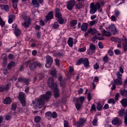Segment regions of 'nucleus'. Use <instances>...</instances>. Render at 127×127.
I'll use <instances>...</instances> for the list:
<instances>
[{
	"instance_id": "nucleus-1",
	"label": "nucleus",
	"mask_w": 127,
	"mask_h": 127,
	"mask_svg": "<svg viewBox=\"0 0 127 127\" xmlns=\"http://www.w3.org/2000/svg\"><path fill=\"white\" fill-rule=\"evenodd\" d=\"M51 96H52V92L48 91L46 94L42 95L39 98H36L32 102L34 109H41L45 105V102L49 101Z\"/></svg>"
},
{
	"instance_id": "nucleus-2",
	"label": "nucleus",
	"mask_w": 127,
	"mask_h": 127,
	"mask_svg": "<svg viewBox=\"0 0 127 127\" xmlns=\"http://www.w3.org/2000/svg\"><path fill=\"white\" fill-rule=\"evenodd\" d=\"M97 35H95L94 37L92 38V41L95 42L96 39H99V40H104V37L103 36H107V37H110L111 36V33L110 32H104L102 34L100 33H97Z\"/></svg>"
},
{
	"instance_id": "nucleus-3",
	"label": "nucleus",
	"mask_w": 127,
	"mask_h": 127,
	"mask_svg": "<svg viewBox=\"0 0 127 127\" xmlns=\"http://www.w3.org/2000/svg\"><path fill=\"white\" fill-rule=\"evenodd\" d=\"M111 40L112 41H114L115 42H118L121 43L122 41L123 42V48L124 49V51H126L127 49V39L126 38V37H123V38L122 40L120 39H119L118 38H111Z\"/></svg>"
},
{
	"instance_id": "nucleus-4",
	"label": "nucleus",
	"mask_w": 127,
	"mask_h": 127,
	"mask_svg": "<svg viewBox=\"0 0 127 127\" xmlns=\"http://www.w3.org/2000/svg\"><path fill=\"white\" fill-rule=\"evenodd\" d=\"M82 63H83L85 67H88V66H89V60H88V58H85L84 59L81 58L76 62V65H81V64Z\"/></svg>"
},
{
	"instance_id": "nucleus-5",
	"label": "nucleus",
	"mask_w": 127,
	"mask_h": 127,
	"mask_svg": "<svg viewBox=\"0 0 127 127\" xmlns=\"http://www.w3.org/2000/svg\"><path fill=\"white\" fill-rule=\"evenodd\" d=\"M41 66L42 64H40V63H38L37 62H34L31 64H30L29 65L30 69L32 71H34L35 69H36V67H39V68H41Z\"/></svg>"
},
{
	"instance_id": "nucleus-6",
	"label": "nucleus",
	"mask_w": 127,
	"mask_h": 127,
	"mask_svg": "<svg viewBox=\"0 0 127 127\" xmlns=\"http://www.w3.org/2000/svg\"><path fill=\"white\" fill-rule=\"evenodd\" d=\"M19 99L20 100L21 103L22 104V106L24 107L25 106V94L23 92H20L18 96Z\"/></svg>"
},
{
	"instance_id": "nucleus-7",
	"label": "nucleus",
	"mask_w": 127,
	"mask_h": 127,
	"mask_svg": "<svg viewBox=\"0 0 127 127\" xmlns=\"http://www.w3.org/2000/svg\"><path fill=\"white\" fill-rule=\"evenodd\" d=\"M75 3H76L75 0H70L68 1L66 4L67 9H68V10H72L73 9V7L75 6Z\"/></svg>"
},
{
	"instance_id": "nucleus-8",
	"label": "nucleus",
	"mask_w": 127,
	"mask_h": 127,
	"mask_svg": "<svg viewBox=\"0 0 127 127\" xmlns=\"http://www.w3.org/2000/svg\"><path fill=\"white\" fill-rule=\"evenodd\" d=\"M55 85H57L56 83H54V79L53 77H50L48 79V86L51 88V89H53L55 88Z\"/></svg>"
},
{
	"instance_id": "nucleus-9",
	"label": "nucleus",
	"mask_w": 127,
	"mask_h": 127,
	"mask_svg": "<svg viewBox=\"0 0 127 127\" xmlns=\"http://www.w3.org/2000/svg\"><path fill=\"white\" fill-rule=\"evenodd\" d=\"M46 59V67L47 68H49V67H51V65H52V64L53 63V59H52L51 57L47 56Z\"/></svg>"
},
{
	"instance_id": "nucleus-10",
	"label": "nucleus",
	"mask_w": 127,
	"mask_h": 127,
	"mask_svg": "<svg viewBox=\"0 0 127 127\" xmlns=\"http://www.w3.org/2000/svg\"><path fill=\"white\" fill-rule=\"evenodd\" d=\"M90 13L91 14H95L96 12H97V7L95 6V3L92 2L90 3Z\"/></svg>"
},
{
	"instance_id": "nucleus-11",
	"label": "nucleus",
	"mask_w": 127,
	"mask_h": 127,
	"mask_svg": "<svg viewBox=\"0 0 127 127\" xmlns=\"http://www.w3.org/2000/svg\"><path fill=\"white\" fill-rule=\"evenodd\" d=\"M57 85H55V87L52 88L54 90V96L55 98H59V96H60V93H59V89Z\"/></svg>"
},
{
	"instance_id": "nucleus-12",
	"label": "nucleus",
	"mask_w": 127,
	"mask_h": 127,
	"mask_svg": "<svg viewBox=\"0 0 127 127\" xmlns=\"http://www.w3.org/2000/svg\"><path fill=\"white\" fill-rule=\"evenodd\" d=\"M112 124L114 126L116 125H118V126H120L122 124V121L119 119L118 117H116L112 120Z\"/></svg>"
},
{
	"instance_id": "nucleus-13",
	"label": "nucleus",
	"mask_w": 127,
	"mask_h": 127,
	"mask_svg": "<svg viewBox=\"0 0 127 127\" xmlns=\"http://www.w3.org/2000/svg\"><path fill=\"white\" fill-rule=\"evenodd\" d=\"M85 119H81L79 122H77L75 124V126L77 127H83L84 124H85Z\"/></svg>"
},
{
	"instance_id": "nucleus-14",
	"label": "nucleus",
	"mask_w": 127,
	"mask_h": 127,
	"mask_svg": "<svg viewBox=\"0 0 127 127\" xmlns=\"http://www.w3.org/2000/svg\"><path fill=\"white\" fill-rule=\"evenodd\" d=\"M88 26H89V24L87 23H83L81 27L82 31H83V32L87 31V29H88Z\"/></svg>"
},
{
	"instance_id": "nucleus-15",
	"label": "nucleus",
	"mask_w": 127,
	"mask_h": 127,
	"mask_svg": "<svg viewBox=\"0 0 127 127\" xmlns=\"http://www.w3.org/2000/svg\"><path fill=\"white\" fill-rule=\"evenodd\" d=\"M9 83H8L5 86L4 85H2L0 87V92H4L6 90H8L9 88Z\"/></svg>"
},
{
	"instance_id": "nucleus-16",
	"label": "nucleus",
	"mask_w": 127,
	"mask_h": 127,
	"mask_svg": "<svg viewBox=\"0 0 127 127\" xmlns=\"http://www.w3.org/2000/svg\"><path fill=\"white\" fill-rule=\"evenodd\" d=\"M18 82H20V83H25V84H28V83L29 82V80L27 79H24L22 77H19L18 78Z\"/></svg>"
},
{
	"instance_id": "nucleus-17",
	"label": "nucleus",
	"mask_w": 127,
	"mask_h": 127,
	"mask_svg": "<svg viewBox=\"0 0 127 127\" xmlns=\"http://www.w3.org/2000/svg\"><path fill=\"white\" fill-rule=\"evenodd\" d=\"M46 18L47 21H49L50 19H52V18H53V12L50 11L48 13V15L46 16Z\"/></svg>"
},
{
	"instance_id": "nucleus-18",
	"label": "nucleus",
	"mask_w": 127,
	"mask_h": 127,
	"mask_svg": "<svg viewBox=\"0 0 127 127\" xmlns=\"http://www.w3.org/2000/svg\"><path fill=\"white\" fill-rule=\"evenodd\" d=\"M55 16L57 18H60L62 17V15H61V13H60V9L57 8L56 9Z\"/></svg>"
},
{
	"instance_id": "nucleus-19",
	"label": "nucleus",
	"mask_w": 127,
	"mask_h": 127,
	"mask_svg": "<svg viewBox=\"0 0 127 127\" xmlns=\"http://www.w3.org/2000/svg\"><path fill=\"white\" fill-rule=\"evenodd\" d=\"M0 7L2 10H5V11H8L9 10V6L8 5H0Z\"/></svg>"
},
{
	"instance_id": "nucleus-20",
	"label": "nucleus",
	"mask_w": 127,
	"mask_h": 127,
	"mask_svg": "<svg viewBox=\"0 0 127 127\" xmlns=\"http://www.w3.org/2000/svg\"><path fill=\"white\" fill-rule=\"evenodd\" d=\"M109 29L112 32H118V30L117 28H116V26L115 25H110L109 26Z\"/></svg>"
},
{
	"instance_id": "nucleus-21",
	"label": "nucleus",
	"mask_w": 127,
	"mask_h": 127,
	"mask_svg": "<svg viewBox=\"0 0 127 127\" xmlns=\"http://www.w3.org/2000/svg\"><path fill=\"white\" fill-rule=\"evenodd\" d=\"M32 4H33L35 7H39L40 4L39 2L37 0H32Z\"/></svg>"
},
{
	"instance_id": "nucleus-22",
	"label": "nucleus",
	"mask_w": 127,
	"mask_h": 127,
	"mask_svg": "<svg viewBox=\"0 0 127 127\" xmlns=\"http://www.w3.org/2000/svg\"><path fill=\"white\" fill-rule=\"evenodd\" d=\"M29 24H30V19L28 18L25 20V22L23 25L24 27H28L29 26Z\"/></svg>"
},
{
	"instance_id": "nucleus-23",
	"label": "nucleus",
	"mask_w": 127,
	"mask_h": 127,
	"mask_svg": "<svg viewBox=\"0 0 127 127\" xmlns=\"http://www.w3.org/2000/svg\"><path fill=\"white\" fill-rule=\"evenodd\" d=\"M77 23V20H73L71 21L69 23V25L70 27H73V28H75V26H76V25Z\"/></svg>"
},
{
	"instance_id": "nucleus-24",
	"label": "nucleus",
	"mask_w": 127,
	"mask_h": 127,
	"mask_svg": "<svg viewBox=\"0 0 127 127\" xmlns=\"http://www.w3.org/2000/svg\"><path fill=\"white\" fill-rule=\"evenodd\" d=\"M4 104L5 105H9L11 103V98L9 97H7L3 101Z\"/></svg>"
},
{
	"instance_id": "nucleus-25",
	"label": "nucleus",
	"mask_w": 127,
	"mask_h": 127,
	"mask_svg": "<svg viewBox=\"0 0 127 127\" xmlns=\"http://www.w3.org/2000/svg\"><path fill=\"white\" fill-rule=\"evenodd\" d=\"M12 28L13 29L14 31L15 32H20V30L19 29L17 28V25L16 24H13L12 26Z\"/></svg>"
},
{
	"instance_id": "nucleus-26",
	"label": "nucleus",
	"mask_w": 127,
	"mask_h": 127,
	"mask_svg": "<svg viewBox=\"0 0 127 127\" xmlns=\"http://www.w3.org/2000/svg\"><path fill=\"white\" fill-rule=\"evenodd\" d=\"M14 66H15V63L13 62H11L7 65V68L9 69V70H10V69H11V67H14Z\"/></svg>"
},
{
	"instance_id": "nucleus-27",
	"label": "nucleus",
	"mask_w": 127,
	"mask_h": 127,
	"mask_svg": "<svg viewBox=\"0 0 127 127\" xmlns=\"http://www.w3.org/2000/svg\"><path fill=\"white\" fill-rule=\"evenodd\" d=\"M67 44H68L70 47H72V46H73V38H69L67 40Z\"/></svg>"
},
{
	"instance_id": "nucleus-28",
	"label": "nucleus",
	"mask_w": 127,
	"mask_h": 127,
	"mask_svg": "<svg viewBox=\"0 0 127 127\" xmlns=\"http://www.w3.org/2000/svg\"><path fill=\"white\" fill-rule=\"evenodd\" d=\"M121 104L123 107H126V106H127V99L126 98H123L121 100Z\"/></svg>"
},
{
	"instance_id": "nucleus-29",
	"label": "nucleus",
	"mask_w": 127,
	"mask_h": 127,
	"mask_svg": "<svg viewBox=\"0 0 127 127\" xmlns=\"http://www.w3.org/2000/svg\"><path fill=\"white\" fill-rule=\"evenodd\" d=\"M121 95L122 96H123V97H127V90H126L125 89L122 90L120 91Z\"/></svg>"
},
{
	"instance_id": "nucleus-30",
	"label": "nucleus",
	"mask_w": 127,
	"mask_h": 127,
	"mask_svg": "<svg viewBox=\"0 0 127 127\" xmlns=\"http://www.w3.org/2000/svg\"><path fill=\"white\" fill-rule=\"evenodd\" d=\"M126 115V112H125V110L124 109H121L119 112V117H124V116Z\"/></svg>"
},
{
	"instance_id": "nucleus-31",
	"label": "nucleus",
	"mask_w": 127,
	"mask_h": 127,
	"mask_svg": "<svg viewBox=\"0 0 127 127\" xmlns=\"http://www.w3.org/2000/svg\"><path fill=\"white\" fill-rule=\"evenodd\" d=\"M46 118L48 119H51L52 117V113L51 112H48L45 114Z\"/></svg>"
},
{
	"instance_id": "nucleus-32",
	"label": "nucleus",
	"mask_w": 127,
	"mask_h": 127,
	"mask_svg": "<svg viewBox=\"0 0 127 127\" xmlns=\"http://www.w3.org/2000/svg\"><path fill=\"white\" fill-rule=\"evenodd\" d=\"M83 7V4L81 2L78 3L77 5H75V8L76 9H80Z\"/></svg>"
},
{
	"instance_id": "nucleus-33",
	"label": "nucleus",
	"mask_w": 127,
	"mask_h": 127,
	"mask_svg": "<svg viewBox=\"0 0 127 127\" xmlns=\"http://www.w3.org/2000/svg\"><path fill=\"white\" fill-rule=\"evenodd\" d=\"M97 19L93 20V21L90 22L89 25H90L91 26H93V25H95V24L97 23Z\"/></svg>"
},
{
	"instance_id": "nucleus-34",
	"label": "nucleus",
	"mask_w": 127,
	"mask_h": 127,
	"mask_svg": "<svg viewBox=\"0 0 127 127\" xmlns=\"http://www.w3.org/2000/svg\"><path fill=\"white\" fill-rule=\"evenodd\" d=\"M75 107L77 109V110H80V108H81V104L79 103V100H77V102L75 104Z\"/></svg>"
},
{
	"instance_id": "nucleus-35",
	"label": "nucleus",
	"mask_w": 127,
	"mask_h": 127,
	"mask_svg": "<svg viewBox=\"0 0 127 127\" xmlns=\"http://www.w3.org/2000/svg\"><path fill=\"white\" fill-rule=\"evenodd\" d=\"M89 49H90L92 51H94V50L96 49V46L93 44H90Z\"/></svg>"
},
{
	"instance_id": "nucleus-36",
	"label": "nucleus",
	"mask_w": 127,
	"mask_h": 127,
	"mask_svg": "<svg viewBox=\"0 0 127 127\" xmlns=\"http://www.w3.org/2000/svg\"><path fill=\"white\" fill-rule=\"evenodd\" d=\"M97 29L90 28L88 30L87 32H97Z\"/></svg>"
},
{
	"instance_id": "nucleus-37",
	"label": "nucleus",
	"mask_w": 127,
	"mask_h": 127,
	"mask_svg": "<svg viewBox=\"0 0 127 127\" xmlns=\"http://www.w3.org/2000/svg\"><path fill=\"white\" fill-rule=\"evenodd\" d=\"M115 84H116V85H122V81L121 79H116L115 80Z\"/></svg>"
},
{
	"instance_id": "nucleus-38",
	"label": "nucleus",
	"mask_w": 127,
	"mask_h": 127,
	"mask_svg": "<svg viewBox=\"0 0 127 127\" xmlns=\"http://www.w3.org/2000/svg\"><path fill=\"white\" fill-rule=\"evenodd\" d=\"M41 120V118L39 116H37L35 118L34 121L35 123H39Z\"/></svg>"
},
{
	"instance_id": "nucleus-39",
	"label": "nucleus",
	"mask_w": 127,
	"mask_h": 127,
	"mask_svg": "<svg viewBox=\"0 0 127 127\" xmlns=\"http://www.w3.org/2000/svg\"><path fill=\"white\" fill-rule=\"evenodd\" d=\"M108 104H115L116 103V102L115 101V99H109L108 101Z\"/></svg>"
},
{
	"instance_id": "nucleus-40",
	"label": "nucleus",
	"mask_w": 127,
	"mask_h": 127,
	"mask_svg": "<svg viewBox=\"0 0 127 127\" xmlns=\"http://www.w3.org/2000/svg\"><path fill=\"white\" fill-rule=\"evenodd\" d=\"M58 22H59V23H60V24H63V23H64V19L61 17L59 18Z\"/></svg>"
},
{
	"instance_id": "nucleus-41",
	"label": "nucleus",
	"mask_w": 127,
	"mask_h": 127,
	"mask_svg": "<svg viewBox=\"0 0 127 127\" xmlns=\"http://www.w3.org/2000/svg\"><path fill=\"white\" fill-rule=\"evenodd\" d=\"M120 14H121V12L119 10H115V15L116 17H119L120 16Z\"/></svg>"
},
{
	"instance_id": "nucleus-42",
	"label": "nucleus",
	"mask_w": 127,
	"mask_h": 127,
	"mask_svg": "<svg viewBox=\"0 0 127 127\" xmlns=\"http://www.w3.org/2000/svg\"><path fill=\"white\" fill-rule=\"evenodd\" d=\"M3 66H6V62L7 61V57H4L3 59Z\"/></svg>"
},
{
	"instance_id": "nucleus-43",
	"label": "nucleus",
	"mask_w": 127,
	"mask_h": 127,
	"mask_svg": "<svg viewBox=\"0 0 127 127\" xmlns=\"http://www.w3.org/2000/svg\"><path fill=\"white\" fill-rule=\"evenodd\" d=\"M79 100L80 103H81V104H83V102H84V101H85V97L83 96H81L79 98Z\"/></svg>"
},
{
	"instance_id": "nucleus-44",
	"label": "nucleus",
	"mask_w": 127,
	"mask_h": 127,
	"mask_svg": "<svg viewBox=\"0 0 127 127\" xmlns=\"http://www.w3.org/2000/svg\"><path fill=\"white\" fill-rule=\"evenodd\" d=\"M5 24V22H3L0 16V25L1 26V27L4 26V25Z\"/></svg>"
},
{
	"instance_id": "nucleus-45",
	"label": "nucleus",
	"mask_w": 127,
	"mask_h": 127,
	"mask_svg": "<svg viewBox=\"0 0 127 127\" xmlns=\"http://www.w3.org/2000/svg\"><path fill=\"white\" fill-rule=\"evenodd\" d=\"M114 52L116 55H120L121 54V51L119 49L115 50Z\"/></svg>"
},
{
	"instance_id": "nucleus-46",
	"label": "nucleus",
	"mask_w": 127,
	"mask_h": 127,
	"mask_svg": "<svg viewBox=\"0 0 127 127\" xmlns=\"http://www.w3.org/2000/svg\"><path fill=\"white\" fill-rule=\"evenodd\" d=\"M51 75H52V76H55L56 75V70L54 69V70H51Z\"/></svg>"
},
{
	"instance_id": "nucleus-47",
	"label": "nucleus",
	"mask_w": 127,
	"mask_h": 127,
	"mask_svg": "<svg viewBox=\"0 0 127 127\" xmlns=\"http://www.w3.org/2000/svg\"><path fill=\"white\" fill-rule=\"evenodd\" d=\"M66 85V83H65V81H62L60 82V85L61 86V87H63V88H64V87H65Z\"/></svg>"
},
{
	"instance_id": "nucleus-48",
	"label": "nucleus",
	"mask_w": 127,
	"mask_h": 127,
	"mask_svg": "<svg viewBox=\"0 0 127 127\" xmlns=\"http://www.w3.org/2000/svg\"><path fill=\"white\" fill-rule=\"evenodd\" d=\"M95 6L96 7L97 9H100V8H101V4H100V3L99 2H97L95 5Z\"/></svg>"
},
{
	"instance_id": "nucleus-49",
	"label": "nucleus",
	"mask_w": 127,
	"mask_h": 127,
	"mask_svg": "<svg viewBox=\"0 0 127 127\" xmlns=\"http://www.w3.org/2000/svg\"><path fill=\"white\" fill-rule=\"evenodd\" d=\"M102 107L103 106H102V105L98 104H97V109L98 111H101V110H102Z\"/></svg>"
},
{
	"instance_id": "nucleus-50",
	"label": "nucleus",
	"mask_w": 127,
	"mask_h": 127,
	"mask_svg": "<svg viewBox=\"0 0 127 127\" xmlns=\"http://www.w3.org/2000/svg\"><path fill=\"white\" fill-rule=\"evenodd\" d=\"M16 109V104H12L11 110H12V111H15Z\"/></svg>"
},
{
	"instance_id": "nucleus-51",
	"label": "nucleus",
	"mask_w": 127,
	"mask_h": 127,
	"mask_svg": "<svg viewBox=\"0 0 127 127\" xmlns=\"http://www.w3.org/2000/svg\"><path fill=\"white\" fill-rule=\"evenodd\" d=\"M53 26L54 28H58L59 27V24H58V23L55 22L53 24Z\"/></svg>"
},
{
	"instance_id": "nucleus-52",
	"label": "nucleus",
	"mask_w": 127,
	"mask_h": 127,
	"mask_svg": "<svg viewBox=\"0 0 127 127\" xmlns=\"http://www.w3.org/2000/svg\"><path fill=\"white\" fill-rule=\"evenodd\" d=\"M78 51L79 52H84V51H86V48H82L78 49Z\"/></svg>"
},
{
	"instance_id": "nucleus-53",
	"label": "nucleus",
	"mask_w": 127,
	"mask_h": 127,
	"mask_svg": "<svg viewBox=\"0 0 127 127\" xmlns=\"http://www.w3.org/2000/svg\"><path fill=\"white\" fill-rule=\"evenodd\" d=\"M97 122H98V120H97V118L94 119L92 123L93 126H97Z\"/></svg>"
},
{
	"instance_id": "nucleus-54",
	"label": "nucleus",
	"mask_w": 127,
	"mask_h": 127,
	"mask_svg": "<svg viewBox=\"0 0 127 127\" xmlns=\"http://www.w3.org/2000/svg\"><path fill=\"white\" fill-rule=\"evenodd\" d=\"M91 112H93V111H96V106L93 104L91 106Z\"/></svg>"
},
{
	"instance_id": "nucleus-55",
	"label": "nucleus",
	"mask_w": 127,
	"mask_h": 127,
	"mask_svg": "<svg viewBox=\"0 0 127 127\" xmlns=\"http://www.w3.org/2000/svg\"><path fill=\"white\" fill-rule=\"evenodd\" d=\"M98 46L99 48H101V49L104 48V45H103L101 42H99V43H98Z\"/></svg>"
},
{
	"instance_id": "nucleus-56",
	"label": "nucleus",
	"mask_w": 127,
	"mask_h": 127,
	"mask_svg": "<svg viewBox=\"0 0 127 127\" xmlns=\"http://www.w3.org/2000/svg\"><path fill=\"white\" fill-rule=\"evenodd\" d=\"M103 61L104 62H107L109 60V58H108V56H105L103 59Z\"/></svg>"
},
{
	"instance_id": "nucleus-57",
	"label": "nucleus",
	"mask_w": 127,
	"mask_h": 127,
	"mask_svg": "<svg viewBox=\"0 0 127 127\" xmlns=\"http://www.w3.org/2000/svg\"><path fill=\"white\" fill-rule=\"evenodd\" d=\"M74 71V69L72 68V66H69V74H72V72Z\"/></svg>"
},
{
	"instance_id": "nucleus-58",
	"label": "nucleus",
	"mask_w": 127,
	"mask_h": 127,
	"mask_svg": "<svg viewBox=\"0 0 127 127\" xmlns=\"http://www.w3.org/2000/svg\"><path fill=\"white\" fill-rule=\"evenodd\" d=\"M55 62H56V65H57V66H59V65L60 64V62L59 61V60H58V59H56L55 60Z\"/></svg>"
},
{
	"instance_id": "nucleus-59",
	"label": "nucleus",
	"mask_w": 127,
	"mask_h": 127,
	"mask_svg": "<svg viewBox=\"0 0 127 127\" xmlns=\"http://www.w3.org/2000/svg\"><path fill=\"white\" fill-rule=\"evenodd\" d=\"M108 54L110 56H113L114 55V52L112 50H109L108 51Z\"/></svg>"
},
{
	"instance_id": "nucleus-60",
	"label": "nucleus",
	"mask_w": 127,
	"mask_h": 127,
	"mask_svg": "<svg viewBox=\"0 0 127 127\" xmlns=\"http://www.w3.org/2000/svg\"><path fill=\"white\" fill-rule=\"evenodd\" d=\"M87 98H88V101H91V100H92V95H91V93L88 94Z\"/></svg>"
},
{
	"instance_id": "nucleus-61",
	"label": "nucleus",
	"mask_w": 127,
	"mask_h": 127,
	"mask_svg": "<svg viewBox=\"0 0 127 127\" xmlns=\"http://www.w3.org/2000/svg\"><path fill=\"white\" fill-rule=\"evenodd\" d=\"M117 76L118 77V79H119V80H121V77H122V74H121L120 72H118L117 73Z\"/></svg>"
},
{
	"instance_id": "nucleus-62",
	"label": "nucleus",
	"mask_w": 127,
	"mask_h": 127,
	"mask_svg": "<svg viewBox=\"0 0 127 127\" xmlns=\"http://www.w3.org/2000/svg\"><path fill=\"white\" fill-rule=\"evenodd\" d=\"M52 116V118H53L54 119H55L57 118V113H56V112H53Z\"/></svg>"
},
{
	"instance_id": "nucleus-63",
	"label": "nucleus",
	"mask_w": 127,
	"mask_h": 127,
	"mask_svg": "<svg viewBox=\"0 0 127 127\" xmlns=\"http://www.w3.org/2000/svg\"><path fill=\"white\" fill-rule=\"evenodd\" d=\"M11 118V116L9 115H7L5 116V119L6 120V121H9V120H10V118Z\"/></svg>"
},
{
	"instance_id": "nucleus-64",
	"label": "nucleus",
	"mask_w": 127,
	"mask_h": 127,
	"mask_svg": "<svg viewBox=\"0 0 127 127\" xmlns=\"http://www.w3.org/2000/svg\"><path fill=\"white\" fill-rule=\"evenodd\" d=\"M64 127H69V124H68V122H67V121H64Z\"/></svg>"
}]
</instances>
